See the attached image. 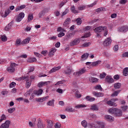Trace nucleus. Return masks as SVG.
Returning a JSON list of instances; mask_svg holds the SVG:
<instances>
[{"label": "nucleus", "mask_w": 128, "mask_h": 128, "mask_svg": "<svg viewBox=\"0 0 128 128\" xmlns=\"http://www.w3.org/2000/svg\"><path fill=\"white\" fill-rule=\"evenodd\" d=\"M108 112L110 114H114L115 116H122V111L120 109L116 108H111L109 109Z\"/></svg>", "instance_id": "nucleus-1"}, {"label": "nucleus", "mask_w": 128, "mask_h": 128, "mask_svg": "<svg viewBox=\"0 0 128 128\" xmlns=\"http://www.w3.org/2000/svg\"><path fill=\"white\" fill-rule=\"evenodd\" d=\"M84 72H86V68H83L80 69L78 72H74L73 74L76 76H82L83 74H84Z\"/></svg>", "instance_id": "nucleus-2"}, {"label": "nucleus", "mask_w": 128, "mask_h": 128, "mask_svg": "<svg viewBox=\"0 0 128 128\" xmlns=\"http://www.w3.org/2000/svg\"><path fill=\"white\" fill-rule=\"evenodd\" d=\"M80 42V38H76L73 41H72L70 44V46H77Z\"/></svg>", "instance_id": "nucleus-3"}, {"label": "nucleus", "mask_w": 128, "mask_h": 128, "mask_svg": "<svg viewBox=\"0 0 128 128\" xmlns=\"http://www.w3.org/2000/svg\"><path fill=\"white\" fill-rule=\"evenodd\" d=\"M24 18V13L21 12L19 14L16 19L17 22H20L22 20V18Z\"/></svg>", "instance_id": "nucleus-4"}, {"label": "nucleus", "mask_w": 128, "mask_h": 128, "mask_svg": "<svg viewBox=\"0 0 128 128\" xmlns=\"http://www.w3.org/2000/svg\"><path fill=\"white\" fill-rule=\"evenodd\" d=\"M50 84V82H40L38 84V88H42V86H48Z\"/></svg>", "instance_id": "nucleus-5"}, {"label": "nucleus", "mask_w": 128, "mask_h": 128, "mask_svg": "<svg viewBox=\"0 0 128 128\" xmlns=\"http://www.w3.org/2000/svg\"><path fill=\"white\" fill-rule=\"evenodd\" d=\"M112 44V39L110 38H106L103 44L104 46H108Z\"/></svg>", "instance_id": "nucleus-6"}, {"label": "nucleus", "mask_w": 128, "mask_h": 128, "mask_svg": "<svg viewBox=\"0 0 128 128\" xmlns=\"http://www.w3.org/2000/svg\"><path fill=\"white\" fill-rule=\"evenodd\" d=\"M128 30V26H122L118 28V31L119 32H126Z\"/></svg>", "instance_id": "nucleus-7"}, {"label": "nucleus", "mask_w": 128, "mask_h": 128, "mask_svg": "<svg viewBox=\"0 0 128 128\" xmlns=\"http://www.w3.org/2000/svg\"><path fill=\"white\" fill-rule=\"evenodd\" d=\"M104 28H106V26H99L96 28L94 30L96 34H100V32H102L104 30Z\"/></svg>", "instance_id": "nucleus-8"}, {"label": "nucleus", "mask_w": 128, "mask_h": 128, "mask_svg": "<svg viewBox=\"0 0 128 128\" xmlns=\"http://www.w3.org/2000/svg\"><path fill=\"white\" fill-rule=\"evenodd\" d=\"M10 122L8 120H6L0 126V128H10Z\"/></svg>", "instance_id": "nucleus-9"}, {"label": "nucleus", "mask_w": 128, "mask_h": 128, "mask_svg": "<svg viewBox=\"0 0 128 128\" xmlns=\"http://www.w3.org/2000/svg\"><path fill=\"white\" fill-rule=\"evenodd\" d=\"M92 94L94 96H96V98H100L104 96V94L102 92H93Z\"/></svg>", "instance_id": "nucleus-10"}, {"label": "nucleus", "mask_w": 128, "mask_h": 128, "mask_svg": "<svg viewBox=\"0 0 128 128\" xmlns=\"http://www.w3.org/2000/svg\"><path fill=\"white\" fill-rule=\"evenodd\" d=\"M106 81L107 82H108V84H112L114 82V78H112V76H107L106 77Z\"/></svg>", "instance_id": "nucleus-11"}, {"label": "nucleus", "mask_w": 128, "mask_h": 128, "mask_svg": "<svg viewBox=\"0 0 128 128\" xmlns=\"http://www.w3.org/2000/svg\"><path fill=\"white\" fill-rule=\"evenodd\" d=\"M116 100H118V98L112 99L111 100H108L106 102V104H108V106H114L116 104H114V102H113L112 101L116 102Z\"/></svg>", "instance_id": "nucleus-12"}, {"label": "nucleus", "mask_w": 128, "mask_h": 128, "mask_svg": "<svg viewBox=\"0 0 128 128\" xmlns=\"http://www.w3.org/2000/svg\"><path fill=\"white\" fill-rule=\"evenodd\" d=\"M60 68H61V67L60 66L54 67L50 70L49 74H52V72H57V70H60Z\"/></svg>", "instance_id": "nucleus-13"}, {"label": "nucleus", "mask_w": 128, "mask_h": 128, "mask_svg": "<svg viewBox=\"0 0 128 128\" xmlns=\"http://www.w3.org/2000/svg\"><path fill=\"white\" fill-rule=\"evenodd\" d=\"M76 31H74L72 33H70L66 36V40H70V38H74V34H76Z\"/></svg>", "instance_id": "nucleus-14"}, {"label": "nucleus", "mask_w": 128, "mask_h": 128, "mask_svg": "<svg viewBox=\"0 0 128 128\" xmlns=\"http://www.w3.org/2000/svg\"><path fill=\"white\" fill-rule=\"evenodd\" d=\"M56 52V48H52L50 51L48 53V56L50 57L54 55V53Z\"/></svg>", "instance_id": "nucleus-15"}, {"label": "nucleus", "mask_w": 128, "mask_h": 128, "mask_svg": "<svg viewBox=\"0 0 128 128\" xmlns=\"http://www.w3.org/2000/svg\"><path fill=\"white\" fill-rule=\"evenodd\" d=\"M86 100L87 102H94V100H96V98H94V97H92L90 96H87L86 97Z\"/></svg>", "instance_id": "nucleus-16"}, {"label": "nucleus", "mask_w": 128, "mask_h": 128, "mask_svg": "<svg viewBox=\"0 0 128 128\" xmlns=\"http://www.w3.org/2000/svg\"><path fill=\"white\" fill-rule=\"evenodd\" d=\"M102 63V61L100 60H98L97 61H96L95 62H92L91 64L92 66H98V64H100Z\"/></svg>", "instance_id": "nucleus-17"}, {"label": "nucleus", "mask_w": 128, "mask_h": 128, "mask_svg": "<svg viewBox=\"0 0 128 128\" xmlns=\"http://www.w3.org/2000/svg\"><path fill=\"white\" fill-rule=\"evenodd\" d=\"M70 10L72 14H78V10L76 9L74 6H72L70 7Z\"/></svg>", "instance_id": "nucleus-18"}, {"label": "nucleus", "mask_w": 128, "mask_h": 128, "mask_svg": "<svg viewBox=\"0 0 128 128\" xmlns=\"http://www.w3.org/2000/svg\"><path fill=\"white\" fill-rule=\"evenodd\" d=\"M46 12H48V9H44L43 10L40 12L38 14L39 18H42V16H44Z\"/></svg>", "instance_id": "nucleus-19"}, {"label": "nucleus", "mask_w": 128, "mask_h": 128, "mask_svg": "<svg viewBox=\"0 0 128 128\" xmlns=\"http://www.w3.org/2000/svg\"><path fill=\"white\" fill-rule=\"evenodd\" d=\"M36 96H41L44 90L42 89H40L39 90H34Z\"/></svg>", "instance_id": "nucleus-20"}, {"label": "nucleus", "mask_w": 128, "mask_h": 128, "mask_svg": "<svg viewBox=\"0 0 128 128\" xmlns=\"http://www.w3.org/2000/svg\"><path fill=\"white\" fill-rule=\"evenodd\" d=\"M89 80L90 82H98V80L96 78H94L92 76H90L89 78Z\"/></svg>", "instance_id": "nucleus-21"}, {"label": "nucleus", "mask_w": 128, "mask_h": 128, "mask_svg": "<svg viewBox=\"0 0 128 128\" xmlns=\"http://www.w3.org/2000/svg\"><path fill=\"white\" fill-rule=\"evenodd\" d=\"M30 42V38H28L26 39H24L23 40V41L22 42V44H28Z\"/></svg>", "instance_id": "nucleus-22"}, {"label": "nucleus", "mask_w": 128, "mask_h": 128, "mask_svg": "<svg viewBox=\"0 0 128 128\" xmlns=\"http://www.w3.org/2000/svg\"><path fill=\"white\" fill-rule=\"evenodd\" d=\"M70 18H68L66 20L64 24H63L64 26L66 27L70 24Z\"/></svg>", "instance_id": "nucleus-23"}, {"label": "nucleus", "mask_w": 128, "mask_h": 128, "mask_svg": "<svg viewBox=\"0 0 128 128\" xmlns=\"http://www.w3.org/2000/svg\"><path fill=\"white\" fill-rule=\"evenodd\" d=\"M98 128H104V122H98Z\"/></svg>", "instance_id": "nucleus-24"}, {"label": "nucleus", "mask_w": 128, "mask_h": 128, "mask_svg": "<svg viewBox=\"0 0 128 128\" xmlns=\"http://www.w3.org/2000/svg\"><path fill=\"white\" fill-rule=\"evenodd\" d=\"M47 122L48 124L47 125L48 128H52V126H54V122H52V120H48L47 121Z\"/></svg>", "instance_id": "nucleus-25"}, {"label": "nucleus", "mask_w": 128, "mask_h": 128, "mask_svg": "<svg viewBox=\"0 0 128 128\" xmlns=\"http://www.w3.org/2000/svg\"><path fill=\"white\" fill-rule=\"evenodd\" d=\"M32 84V80H30V79H28L26 81V88H28Z\"/></svg>", "instance_id": "nucleus-26"}, {"label": "nucleus", "mask_w": 128, "mask_h": 128, "mask_svg": "<svg viewBox=\"0 0 128 128\" xmlns=\"http://www.w3.org/2000/svg\"><path fill=\"white\" fill-rule=\"evenodd\" d=\"M104 120H108L109 122H110V121L112 120L113 117L110 116V115H106L104 116Z\"/></svg>", "instance_id": "nucleus-27"}, {"label": "nucleus", "mask_w": 128, "mask_h": 128, "mask_svg": "<svg viewBox=\"0 0 128 128\" xmlns=\"http://www.w3.org/2000/svg\"><path fill=\"white\" fill-rule=\"evenodd\" d=\"M123 76H128V68H125L122 70Z\"/></svg>", "instance_id": "nucleus-28"}, {"label": "nucleus", "mask_w": 128, "mask_h": 128, "mask_svg": "<svg viewBox=\"0 0 128 128\" xmlns=\"http://www.w3.org/2000/svg\"><path fill=\"white\" fill-rule=\"evenodd\" d=\"M16 70V68H13L10 66V67H8L7 68V72H14Z\"/></svg>", "instance_id": "nucleus-29"}, {"label": "nucleus", "mask_w": 128, "mask_h": 128, "mask_svg": "<svg viewBox=\"0 0 128 128\" xmlns=\"http://www.w3.org/2000/svg\"><path fill=\"white\" fill-rule=\"evenodd\" d=\"M86 108V106L84 104H80L75 106V108Z\"/></svg>", "instance_id": "nucleus-30"}, {"label": "nucleus", "mask_w": 128, "mask_h": 128, "mask_svg": "<svg viewBox=\"0 0 128 128\" xmlns=\"http://www.w3.org/2000/svg\"><path fill=\"white\" fill-rule=\"evenodd\" d=\"M22 44V40L20 38L16 39V46H20Z\"/></svg>", "instance_id": "nucleus-31"}, {"label": "nucleus", "mask_w": 128, "mask_h": 128, "mask_svg": "<svg viewBox=\"0 0 128 128\" xmlns=\"http://www.w3.org/2000/svg\"><path fill=\"white\" fill-rule=\"evenodd\" d=\"M32 89H30L28 91L26 92V93L24 94V96H30V94L32 92Z\"/></svg>", "instance_id": "nucleus-32"}, {"label": "nucleus", "mask_w": 128, "mask_h": 128, "mask_svg": "<svg viewBox=\"0 0 128 128\" xmlns=\"http://www.w3.org/2000/svg\"><path fill=\"white\" fill-rule=\"evenodd\" d=\"M90 54L88 53H85L82 56V58L83 60H86L88 58Z\"/></svg>", "instance_id": "nucleus-33"}, {"label": "nucleus", "mask_w": 128, "mask_h": 128, "mask_svg": "<svg viewBox=\"0 0 128 128\" xmlns=\"http://www.w3.org/2000/svg\"><path fill=\"white\" fill-rule=\"evenodd\" d=\"M36 62V58H30L28 60V62L30 63Z\"/></svg>", "instance_id": "nucleus-34"}, {"label": "nucleus", "mask_w": 128, "mask_h": 128, "mask_svg": "<svg viewBox=\"0 0 128 128\" xmlns=\"http://www.w3.org/2000/svg\"><path fill=\"white\" fill-rule=\"evenodd\" d=\"M19 80H24L26 81L28 80V76H22L18 78Z\"/></svg>", "instance_id": "nucleus-35"}, {"label": "nucleus", "mask_w": 128, "mask_h": 128, "mask_svg": "<svg viewBox=\"0 0 128 128\" xmlns=\"http://www.w3.org/2000/svg\"><path fill=\"white\" fill-rule=\"evenodd\" d=\"M81 124L82 126H84V128H86L88 126V122H86V120H84L82 122Z\"/></svg>", "instance_id": "nucleus-36"}, {"label": "nucleus", "mask_w": 128, "mask_h": 128, "mask_svg": "<svg viewBox=\"0 0 128 128\" xmlns=\"http://www.w3.org/2000/svg\"><path fill=\"white\" fill-rule=\"evenodd\" d=\"M90 44H92L90 43V42H85L84 43L82 46V48H88V46H90Z\"/></svg>", "instance_id": "nucleus-37"}, {"label": "nucleus", "mask_w": 128, "mask_h": 128, "mask_svg": "<svg viewBox=\"0 0 128 128\" xmlns=\"http://www.w3.org/2000/svg\"><path fill=\"white\" fill-rule=\"evenodd\" d=\"M12 23L8 24L5 28V30L8 31L12 28Z\"/></svg>", "instance_id": "nucleus-38"}, {"label": "nucleus", "mask_w": 128, "mask_h": 128, "mask_svg": "<svg viewBox=\"0 0 128 128\" xmlns=\"http://www.w3.org/2000/svg\"><path fill=\"white\" fill-rule=\"evenodd\" d=\"M90 110H98V106L94 104L91 106Z\"/></svg>", "instance_id": "nucleus-39"}, {"label": "nucleus", "mask_w": 128, "mask_h": 128, "mask_svg": "<svg viewBox=\"0 0 128 128\" xmlns=\"http://www.w3.org/2000/svg\"><path fill=\"white\" fill-rule=\"evenodd\" d=\"M37 126L38 128H44V124H42V123L40 120L38 121Z\"/></svg>", "instance_id": "nucleus-40"}, {"label": "nucleus", "mask_w": 128, "mask_h": 128, "mask_svg": "<svg viewBox=\"0 0 128 128\" xmlns=\"http://www.w3.org/2000/svg\"><path fill=\"white\" fill-rule=\"evenodd\" d=\"M121 108L122 112H128V106H122Z\"/></svg>", "instance_id": "nucleus-41"}, {"label": "nucleus", "mask_w": 128, "mask_h": 128, "mask_svg": "<svg viewBox=\"0 0 128 128\" xmlns=\"http://www.w3.org/2000/svg\"><path fill=\"white\" fill-rule=\"evenodd\" d=\"M66 112H74V109L72 108V107H70V108H66Z\"/></svg>", "instance_id": "nucleus-42"}, {"label": "nucleus", "mask_w": 128, "mask_h": 128, "mask_svg": "<svg viewBox=\"0 0 128 128\" xmlns=\"http://www.w3.org/2000/svg\"><path fill=\"white\" fill-rule=\"evenodd\" d=\"M120 92V90H117V91L114 92L112 94V96H118Z\"/></svg>", "instance_id": "nucleus-43"}, {"label": "nucleus", "mask_w": 128, "mask_h": 128, "mask_svg": "<svg viewBox=\"0 0 128 128\" xmlns=\"http://www.w3.org/2000/svg\"><path fill=\"white\" fill-rule=\"evenodd\" d=\"M90 36V32H88L84 34V36H82V38H88Z\"/></svg>", "instance_id": "nucleus-44"}, {"label": "nucleus", "mask_w": 128, "mask_h": 128, "mask_svg": "<svg viewBox=\"0 0 128 128\" xmlns=\"http://www.w3.org/2000/svg\"><path fill=\"white\" fill-rule=\"evenodd\" d=\"M48 106H54V100H50L47 103Z\"/></svg>", "instance_id": "nucleus-45"}, {"label": "nucleus", "mask_w": 128, "mask_h": 128, "mask_svg": "<svg viewBox=\"0 0 128 128\" xmlns=\"http://www.w3.org/2000/svg\"><path fill=\"white\" fill-rule=\"evenodd\" d=\"M6 120V116L4 114H2L1 116V118L0 119V122H2V120Z\"/></svg>", "instance_id": "nucleus-46"}, {"label": "nucleus", "mask_w": 128, "mask_h": 128, "mask_svg": "<svg viewBox=\"0 0 128 128\" xmlns=\"http://www.w3.org/2000/svg\"><path fill=\"white\" fill-rule=\"evenodd\" d=\"M72 70L70 68H68L66 70L64 71L65 74H72Z\"/></svg>", "instance_id": "nucleus-47"}, {"label": "nucleus", "mask_w": 128, "mask_h": 128, "mask_svg": "<svg viewBox=\"0 0 128 128\" xmlns=\"http://www.w3.org/2000/svg\"><path fill=\"white\" fill-rule=\"evenodd\" d=\"M34 19V16H32V14H30L28 16V22H31L32 20Z\"/></svg>", "instance_id": "nucleus-48"}, {"label": "nucleus", "mask_w": 128, "mask_h": 128, "mask_svg": "<svg viewBox=\"0 0 128 128\" xmlns=\"http://www.w3.org/2000/svg\"><path fill=\"white\" fill-rule=\"evenodd\" d=\"M75 96L78 98H82V94H80L78 91H76L75 92Z\"/></svg>", "instance_id": "nucleus-49"}, {"label": "nucleus", "mask_w": 128, "mask_h": 128, "mask_svg": "<svg viewBox=\"0 0 128 128\" xmlns=\"http://www.w3.org/2000/svg\"><path fill=\"white\" fill-rule=\"evenodd\" d=\"M122 84L120 83H116L114 84V88H120Z\"/></svg>", "instance_id": "nucleus-50"}, {"label": "nucleus", "mask_w": 128, "mask_h": 128, "mask_svg": "<svg viewBox=\"0 0 128 128\" xmlns=\"http://www.w3.org/2000/svg\"><path fill=\"white\" fill-rule=\"evenodd\" d=\"M76 24L78 26L82 24V19L80 18H78L76 20Z\"/></svg>", "instance_id": "nucleus-51"}, {"label": "nucleus", "mask_w": 128, "mask_h": 128, "mask_svg": "<svg viewBox=\"0 0 128 128\" xmlns=\"http://www.w3.org/2000/svg\"><path fill=\"white\" fill-rule=\"evenodd\" d=\"M14 110H16V108H10L8 109V112L9 114H12V112H14Z\"/></svg>", "instance_id": "nucleus-52"}, {"label": "nucleus", "mask_w": 128, "mask_h": 128, "mask_svg": "<svg viewBox=\"0 0 128 128\" xmlns=\"http://www.w3.org/2000/svg\"><path fill=\"white\" fill-rule=\"evenodd\" d=\"M18 66V65L15 62L11 63L10 64V66L13 68H16V66Z\"/></svg>", "instance_id": "nucleus-53"}, {"label": "nucleus", "mask_w": 128, "mask_h": 128, "mask_svg": "<svg viewBox=\"0 0 128 128\" xmlns=\"http://www.w3.org/2000/svg\"><path fill=\"white\" fill-rule=\"evenodd\" d=\"M66 82L65 80H62L61 81L58 82L57 83L55 84V86H58V84H64Z\"/></svg>", "instance_id": "nucleus-54"}, {"label": "nucleus", "mask_w": 128, "mask_h": 128, "mask_svg": "<svg viewBox=\"0 0 128 128\" xmlns=\"http://www.w3.org/2000/svg\"><path fill=\"white\" fill-rule=\"evenodd\" d=\"M103 30H104V36H108V28H106H106H104Z\"/></svg>", "instance_id": "nucleus-55"}, {"label": "nucleus", "mask_w": 128, "mask_h": 128, "mask_svg": "<svg viewBox=\"0 0 128 128\" xmlns=\"http://www.w3.org/2000/svg\"><path fill=\"white\" fill-rule=\"evenodd\" d=\"M1 40L2 42H6L8 40V38L6 36H1Z\"/></svg>", "instance_id": "nucleus-56"}, {"label": "nucleus", "mask_w": 128, "mask_h": 128, "mask_svg": "<svg viewBox=\"0 0 128 128\" xmlns=\"http://www.w3.org/2000/svg\"><path fill=\"white\" fill-rule=\"evenodd\" d=\"M36 96V92L34 91L32 92L31 96H30V100H33V98H34V96Z\"/></svg>", "instance_id": "nucleus-57"}, {"label": "nucleus", "mask_w": 128, "mask_h": 128, "mask_svg": "<svg viewBox=\"0 0 128 128\" xmlns=\"http://www.w3.org/2000/svg\"><path fill=\"white\" fill-rule=\"evenodd\" d=\"M126 2H128V0H121L119 2V4H126Z\"/></svg>", "instance_id": "nucleus-58"}, {"label": "nucleus", "mask_w": 128, "mask_h": 128, "mask_svg": "<svg viewBox=\"0 0 128 128\" xmlns=\"http://www.w3.org/2000/svg\"><path fill=\"white\" fill-rule=\"evenodd\" d=\"M94 90H102V86L100 85H96L94 87Z\"/></svg>", "instance_id": "nucleus-59"}, {"label": "nucleus", "mask_w": 128, "mask_h": 128, "mask_svg": "<svg viewBox=\"0 0 128 128\" xmlns=\"http://www.w3.org/2000/svg\"><path fill=\"white\" fill-rule=\"evenodd\" d=\"M68 12V9H66L64 12L62 13V16H66V14H67Z\"/></svg>", "instance_id": "nucleus-60"}, {"label": "nucleus", "mask_w": 128, "mask_h": 128, "mask_svg": "<svg viewBox=\"0 0 128 128\" xmlns=\"http://www.w3.org/2000/svg\"><path fill=\"white\" fill-rule=\"evenodd\" d=\"M16 84L14 82H12L10 84V88H14Z\"/></svg>", "instance_id": "nucleus-61"}, {"label": "nucleus", "mask_w": 128, "mask_h": 128, "mask_svg": "<svg viewBox=\"0 0 128 128\" xmlns=\"http://www.w3.org/2000/svg\"><path fill=\"white\" fill-rule=\"evenodd\" d=\"M114 52H118V45H115L114 48Z\"/></svg>", "instance_id": "nucleus-62"}, {"label": "nucleus", "mask_w": 128, "mask_h": 128, "mask_svg": "<svg viewBox=\"0 0 128 128\" xmlns=\"http://www.w3.org/2000/svg\"><path fill=\"white\" fill-rule=\"evenodd\" d=\"M57 32H64V29L62 28V27H58L57 29Z\"/></svg>", "instance_id": "nucleus-63"}, {"label": "nucleus", "mask_w": 128, "mask_h": 128, "mask_svg": "<svg viewBox=\"0 0 128 128\" xmlns=\"http://www.w3.org/2000/svg\"><path fill=\"white\" fill-rule=\"evenodd\" d=\"M60 126H60V123L56 122V125H55V128H60Z\"/></svg>", "instance_id": "nucleus-64"}]
</instances>
